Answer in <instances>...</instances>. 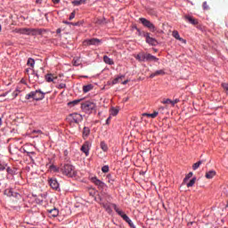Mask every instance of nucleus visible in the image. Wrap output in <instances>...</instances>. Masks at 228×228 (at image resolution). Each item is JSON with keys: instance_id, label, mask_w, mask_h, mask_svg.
I'll return each mask as SVG.
<instances>
[{"instance_id": "nucleus-1", "label": "nucleus", "mask_w": 228, "mask_h": 228, "mask_svg": "<svg viewBox=\"0 0 228 228\" xmlns=\"http://www.w3.org/2000/svg\"><path fill=\"white\" fill-rule=\"evenodd\" d=\"M60 170L63 175H67L68 177H74L76 175V168L70 164L61 166Z\"/></svg>"}, {"instance_id": "nucleus-2", "label": "nucleus", "mask_w": 228, "mask_h": 228, "mask_svg": "<svg viewBox=\"0 0 228 228\" xmlns=\"http://www.w3.org/2000/svg\"><path fill=\"white\" fill-rule=\"evenodd\" d=\"M45 97V94L40 90H36L26 94L25 99H27V101H29V99H33L34 101H42Z\"/></svg>"}, {"instance_id": "nucleus-3", "label": "nucleus", "mask_w": 228, "mask_h": 228, "mask_svg": "<svg viewBox=\"0 0 228 228\" xmlns=\"http://www.w3.org/2000/svg\"><path fill=\"white\" fill-rule=\"evenodd\" d=\"M81 108L85 113H92L97 110V104L94 101H86L81 104Z\"/></svg>"}, {"instance_id": "nucleus-4", "label": "nucleus", "mask_w": 228, "mask_h": 228, "mask_svg": "<svg viewBox=\"0 0 228 228\" xmlns=\"http://www.w3.org/2000/svg\"><path fill=\"white\" fill-rule=\"evenodd\" d=\"M139 20L142 24V26H144V28H148V29H150V31H151L152 33L156 31V26H154L152 22H151V20L145 18H140Z\"/></svg>"}, {"instance_id": "nucleus-5", "label": "nucleus", "mask_w": 228, "mask_h": 228, "mask_svg": "<svg viewBox=\"0 0 228 228\" xmlns=\"http://www.w3.org/2000/svg\"><path fill=\"white\" fill-rule=\"evenodd\" d=\"M20 35H32L35 36L38 33V30L35 28H20L18 31Z\"/></svg>"}, {"instance_id": "nucleus-6", "label": "nucleus", "mask_w": 228, "mask_h": 228, "mask_svg": "<svg viewBox=\"0 0 228 228\" xmlns=\"http://www.w3.org/2000/svg\"><path fill=\"white\" fill-rule=\"evenodd\" d=\"M142 35L143 37H145L147 44H149L150 45H158V40L151 37V33L143 32Z\"/></svg>"}, {"instance_id": "nucleus-7", "label": "nucleus", "mask_w": 228, "mask_h": 228, "mask_svg": "<svg viewBox=\"0 0 228 228\" xmlns=\"http://www.w3.org/2000/svg\"><path fill=\"white\" fill-rule=\"evenodd\" d=\"M102 40L99 38H91L84 41V45H101Z\"/></svg>"}, {"instance_id": "nucleus-8", "label": "nucleus", "mask_w": 228, "mask_h": 228, "mask_svg": "<svg viewBox=\"0 0 228 228\" xmlns=\"http://www.w3.org/2000/svg\"><path fill=\"white\" fill-rule=\"evenodd\" d=\"M90 180L92 183H94V184H95V186H98L99 190H103V188L106 186V183L96 178V176L91 177Z\"/></svg>"}, {"instance_id": "nucleus-9", "label": "nucleus", "mask_w": 228, "mask_h": 228, "mask_svg": "<svg viewBox=\"0 0 228 228\" xmlns=\"http://www.w3.org/2000/svg\"><path fill=\"white\" fill-rule=\"evenodd\" d=\"M101 205L102 206L103 209H105V211H107V213H109V215H111V213H113V210L111 209V208H113L114 204H111L108 201H104V202L101 203Z\"/></svg>"}, {"instance_id": "nucleus-10", "label": "nucleus", "mask_w": 228, "mask_h": 228, "mask_svg": "<svg viewBox=\"0 0 228 228\" xmlns=\"http://www.w3.org/2000/svg\"><path fill=\"white\" fill-rule=\"evenodd\" d=\"M45 81H47V83H57L58 77L53 74H47L45 75Z\"/></svg>"}, {"instance_id": "nucleus-11", "label": "nucleus", "mask_w": 228, "mask_h": 228, "mask_svg": "<svg viewBox=\"0 0 228 228\" xmlns=\"http://www.w3.org/2000/svg\"><path fill=\"white\" fill-rule=\"evenodd\" d=\"M81 151L82 152H84V154H86V156H88L89 152H90V142H86L82 147H81Z\"/></svg>"}, {"instance_id": "nucleus-12", "label": "nucleus", "mask_w": 228, "mask_h": 228, "mask_svg": "<svg viewBox=\"0 0 228 228\" xmlns=\"http://www.w3.org/2000/svg\"><path fill=\"white\" fill-rule=\"evenodd\" d=\"M48 183L53 190H58V188H60V183H58V181L54 178L50 179Z\"/></svg>"}, {"instance_id": "nucleus-13", "label": "nucleus", "mask_w": 228, "mask_h": 228, "mask_svg": "<svg viewBox=\"0 0 228 228\" xmlns=\"http://www.w3.org/2000/svg\"><path fill=\"white\" fill-rule=\"evenodd\" d=\"M184 19H185V20H188V22H190V24H192L193 26H197V24H199V21L195 18H193L190 15H185Z\"/></svg>"}, {"instance_id": "nucleus-14", "label": "nucleus", "mask_w": 228, "mask_h": 228, "mask_svg": "<svg viewBox=\"0 0 228 228\" xmlns=\"http://www.w3.org/2000/svg\"><path fill=\"white\" fill-rule=\"evenodd\" d=\"M159 59H158L156 56L151 54V53H146L145 55V61H159Z\"/></svg>"}, {"instance_id": "nucleus-15", "label": "nucleus", "mask_w": 228, "mask_h": 228, "mask_svg": "<svg viewBox=\"0 0 228 228\" xmlns=\"http://www.w3.org/2000/svg\"><path fill=\"white\" fill-rule=\"evenodd\" d=\"M177 102H179V99H175V101L167 99L162 102V104H171V106H175V104H177Z\"/></svg>"}, {"instance_id": "nucleus-16", "label": "nucleus", "mask_w": 228, "mask_h": 228, "mask_svg": "<svg viewBox=\"0 0 228 228\" xmlns=\"http://www.w3.org/2000/svg\"><path fill=\"white\" fill-rule=\"evenodd\" d=\"M172 36L174 37V38H175L176 40H179L180 42H184V44H186V41L184 39H183L181 37V36H179V32L177 30H174L172 33Z\"/></svg>"}, {"instance_id": "nucleus-17", "label": "nucleus", "mask_w": 228, "mask_h": 228, "mask_svg": "<svg viewBox=\"0 0 228 228\" xmlns=\"http://www.w3.org/2000/svg\"><path fill=\"white\" fill-rule=\"evenodd\" d=\"M216 175V171L215 170H210L206 173L205 177L207 179H213Z\"/></svg>"}, {"instance_id": "nucleus-18", "label": "nucleus", "mask_w": 228, "mask_h": 228, "mask_svg": "<svg viewBox=\"0 0 228 228\" xmlns=\"http://www.w3.org/2000/svg\"><path fill=\"white\" fill-rule=\"evenodd\" d=\"M70 117H72L73 121L75 122V124H79V120H81V116L78 113H73L70 115Z\"/></svg>"}, {"instance_id": "nucleus-19", "label": "nucleus", "mask_w": 228, "mask_h": 228, "mask_svg": "<svg viewBox=\"0 0 228 228\" xmlns=\"http://www.w3.org/2000/svg\"><path fill=\"white\" fill-rule=\"evenodd\" d=\"M103 61L104 63H107V65H115L113 59L108 57V55L103 56Z\"/></svg>"}, {"instance_id": "nucleus-20", "label": "nucleus", "mask_w": 228, "mask_h": 228, "mask_svg": "<svg viewBox=\"0 0 228 228\" xmlns=\"http://www.w3.org/2000/svg\"><path fill=\"white\" fill-rule=\"evenodd\" d=\"M145 55L146 53L142 52L135 56V60H138L139 61H145Z\"/></svg>"}, {"instance_id": "nucleus-21", "label": "nucleus", "mask_w": 228, "mask_h": 228, "mask_svg": "<svg viewBox=\"0 0 228 228\" xmlns=\"http://www.w3.org/2000/svg\"><path fill=\"white\" fill-rule=\"evenodd\" d=\"M112 206H113L114 211H116V213H118V215L121 216V218L126 215L124 211L120 210V208L117 207V205H112Z\"/></svg>"}, {"instance_id": "nucleus-22", "label": "nucleus", "mask_w": 228, "mask_h": 228, "mask_svg": "<svg viewBox=\"0 0 228 228\" xmlns=\"http://www.w3.org/2000/svg\"><path fill=\"white\" fill-rule=\"evenodd\" d=\"M122 219L126 222V224H128V225H130V227H133V221L129 218V216H127V215H124L122 216Z\"/></svg>"}, {"instance_id": "nucleus-23", "label": "nucleus", "mask_w": 228, "mask_h": 228, "mask_svg": "<svg viewBox=\"0 0 228 228\" xmlns=\"http://www.w3.org/2000/svg\"><path fill=\"white\" fill-rule=\"evenodd\" d=\"M122 219L126 222V224H128V225H130V227H133V221L129 218V216H127V215H124L122 216Z\"/></svg>"}, {"instance_id": "nucleus-24", "label": "nucleus", "mask_w": 228, "mask_h": 228, "mask_svg": "<svg viewBox=\"0 0 228 228\" xmlns=\"http://www.w3.org/2000/svg\"><path fill=\"white\" fill-rule=\"evenodd\" d=\"M124 77H126V76H124V75L117 77L116 78H114L112 80V85H117V84L120 83V81H122V79H124Z\"/></svg>"}, {"instance_id": "nucleus-25", "label": "nucleus", "mask_w": 228, "mask_h": 228, "mask_svg": "<svg viewBox=\"0 0 228 228\" xmlns=\"http://www.w3.org/2000/svg\"><path fill=\"white\" fill-rule=\"evenodd\" d=\"M105 22H106V19H104V18H96L94 20V23L98 24L99 26L104 24Z\"/></svg>"}, {"instance_id": "nucleus-26", "label": "nucleus", "mask_w": 228, "mask_h": 228, "mask_svg": "<svg viewBox=\"0 0 228 228\" xmlns=\"http://www.w3.org/2000/svg\"><path fill=\"white\" fill-rule=\"evenodd\" d=\"M93 88H94V86H92V85L84 86L83 92H84V94H88V92L93 90Z\"/></svg>"}, {"instance_id": "nucleus-27", "label": "nucleus", "mask_w": 228, "mask_h": 228, "mask_svg": "<svg viewBox=\"0 0 228 228\" xmlns=\"http://www.w3.org/2000/svg\"><path fill=\"white\" fill-rule=\"evenodd\" d=\"M158 115H159V112H158V111H154V112L151 113V114L143 113V114H142V117H150L151 118H156V117H158Z\"/></svg>"}, {"instance_id": "nucleus-28", "label": "nucleus", "mask_w": 228, "mask_h": 228, "mask_svg": "<svg viewBox=\"0 0 228 228\" xmlns=\"http://www.w3.org/2000/svg\"><path fill=\"white\" fill-rule=\"evenodd\" d=\"M90 134V128L85 126L83 129V136L84 138H88V135Z\"/></svg>"}, {"instance_id": "nucleus-29", "label": "nucleus", "mask_w": 228, "mask_h": 228, "mask_svg": "<svg viewBox=\"0 0 228 228\" xmlns=\"http://www.w3.org/2000/svg\"><path fill=\"white\" fill-rule=\"evenodd\" d=\"M86 3V0H75L72 2L74 6H80V4H85Z\"/></svg>"}, {"instance_id": "nucleus-30", "label": "nucleus", "mask_w": 228, "mask_h": 228, "mask_svg": "<svg viewBox=\"0 0 228 228\" xmlns=\"http://www.w3.org/2000/svg\"><path fill=\"white\" fill-rule=\"evenodd\" d=\"M80 102H81V99L74 100L72 102H69L68 103V106H76V105L79 104Z\"/></svg>"}, {"instance_id": "nucleus-31", "label": "nucleus", "mask_w": 228, "mask_h": 228, "mask_svg": "<svg viewBox=\"0 0 228 228\" xmlns=\"http://www.w3.org/2000/svg\"><path fill=\"white\" fill-rule=\"evenodd\" d=\"M27 65H28V67H31L33 69V67H35V60L28 58L27 61Z\"/></svg>"}, {"instance_id": "nucleus-32", "label": "nucleus", "mask_w": 228, "mask_h": 228, "mask_svg": "<svg viewBox=\"0 0 228 228\" xmlns=\"http://www.w3.org/2000/svg\"><path fill=\"white\" fill-rule=\"evenodd\" d=\"M100 147H101V149H102L104 152H106V151H108V144H106V142H101Z\"/></svg>"}, {"instance_id": "nucleus-33", "label": "nucleus", "mask_w": 228, "mask_h": 228, "mask_svg": "<svg viewBox=\"0 0 228 228\" xmlns=\"http://www.w3.org/2000/svg\"><path fill=\"white\" fill-rule=\"evenodd\" d=\"M202 165V160H200L196 163H194L192 165V170H197V168H199V167H200Z\"/></svg>"}, {"instance_id": "nucleus-34", "label": "nucleus", "mask_w": 228, "mask_h": 228, "mask_svg": "<svg viewBox=\"0 0 228 228\" xmlns=\"http://www.w3.org/2000/svg\"><path fill=\"white\" fill-rule=\"evenodd\" d=\"M195 181H197L196 177H193L188 183H187V188H191L193 184H195Z\"/></svg>"}, {"instance_id": "nucleus-35", "label": "nucleus", "mask_w": 228, "mask_h": 228, "mask_svg": "<svg viewBox=\"0 0 228 228\" xmlns=\"http://www.w3.org/2000/svg\"><path fill=\"white\" fill-rule=\"evenodd\" d=\"M110 115H112L113 117H117V115H118V110L112 108L110 110Z\"/></svg>"}, {"instance_id": "nucleus-36", "label": "nucleus", "mask_w": 228, "mask_h": 228, "mask_svg": "<svg viewBox=\"0 0 228 228\" xmlns=\"http://www.w3.org/2000/svg\"><path fill=\"white\" fill-rule=\"evenodd\" d=\"M4 195H7V197H12L13 196V191H12V190H10V189H6L4 191Z\"/></svg>"}, {"instance_id": "nucleus-37", "label": "nucleus", "mask_w": 228, "mask_h": 228, "mask_svg": "<svg viewBox=\"0 0 228 228\" xmlns=\"http://www.w3.org/2000/svg\"><path fill=\"white\" fill-rule=\"evenodd\" d=\"M191 177H193V173L190 172L185 178L183 179V183H187L189 179H191Z\"/></svg>"}, {"instance_id": "nucleus-38", "label": "nucleus", "mask_w": 228, "mask_h": 228, "mask_svg": "<svg viewBox=\"0 0 228 228\" xmlns=\"http://www.w3.org/2000/svg\"><path fill=\"white\" fill-rule=\"evenodd\" d=\"M155 75L157 76H165V70L164 69H159L155 71Z\"/></svg>"}, {"instance_id": "nucleus-39", "label": "nucleus", "mask_w": 228, "mask_h": 228, "mask_svg": "<svg viewBox=\"0 0 228 228\" xmlns=\"http://www.w3.org/2000/svg\"><path fill=\"white\" fill-rule=\"evenodd\" d=\"M50 213L52 214L53 216H58V209L54 208L50 210Z\"/></svg>"}, {"instance_id": "nucleus-40", "label": "nucleus", "mask_w": 228, "mask_h": 228, "mask_svg": "<svg viewBox=\"0 0 228 228\" xmlns=\"http://www.w3.org/2000/svg\"><path fill=\"white\" fill-rule=\"evenodd\" d=\"M222 86H223L224 90L225 91L226 95H228V84L223 83Z\"/></svg>"}, {"instance_id": "nucleus-41", "label": "nucleus", "mask_w": 228, "mask_h": 228, "mask_svg": "<svg viewBox=\"0 0 228 228\" xmlns=\"http://www.w3.org/2000/svg\"><path fill=\"white\" fill-rule=\"evenodd\" d=\"M102 171L104 174H107V172H110V167H108V166L102 167Z\"/></svg>"}, {"instance_id": "nucleus-42", "label": "nucleus", "mask_w": 228, "mask_h": 228, "mask_svg": "<svg viewBox=\"0 0 228 228\" xmlns=\"http://www.w3.org/2000/svg\"><path fill=\"white\" fill-rule=\"evenodd\" d=\"M19 94H20V91H19V90L14 91V92L12 93V97H13V99H15V97H17V96L19 95Z\"/></svg>"}, {"instance_id": "nucleus-43", "label": "nucleus", "mask_w": 228, "mask_h": 228, "mask_svg": "<svg viewBox=\"0 0 228 228\" xmlns=\"http://www.w3.org/2000/svg\"><path fill=\"white\" fill-rule=\"evenodd\" d=\"M75 17H76V12L73 11V12L70 13V15H69V20H72V19H75Z\"/></svg>"}, {"instance_id": "nucleus-44", "label": "nucleus", "mask_w": 228, "mask_h": 228, "mask_svg": "<svg viewBox=\"0 0 228 228\" xmlns=\"http://www.w3.org/2000/svg\"><path fill=\"white\" fill-rule=\"evenodd\" d=\"M203 10H209V5H208V2L203 3Z\"/></svg>"}, {"instance_id": "nucleus-45", "label": "nucleus", "mask_w": 228, "mask_h": 228, "mask_svg": "<svg viewBox=\"0 0 228 228\" xmlns=\"http://www.w3.org/2000/svg\"><path fill=\"white\" fill-rule=\"evenodd\" d=\"M57 88H59V89L67 88V85L61 83V84H60V85L57 86Z\"/></svg>"}, {"instance_id": "nucleus-46", "label": "nucleus", "mask_w": 228, "mask_h": 228, "mask_svg": "<svg viewBox=\"0 0 228 228\" xmlns=\"http://www.w3.org/2000/svg\"><path fill=\"white\" fill-rule=\"evenodd\" d=\"M81 24H83V23L80 22V21H77V22H71V23H70V26H81Z\"/></svg>"}, {"instance_id": "nucleus-47", "label": "nucleus", "mask_w": 228, "mask_h": 228, "mask_svg": "<svg viewBox=\"0 0 228 228\" xmlns=\"http://www.w3.org/2000/svg\"><path fill=\"white\" fill-rule=\"evenodd\" d=\"M143 31L142 32L139 28H137V35L139 36V37H143Z\"/></svg>"}, {"instance_id": "nucleus-48", "label": "nucleus", "mask_w": 228, "mask_h": 228, "mask_svg": "<svg viewBox=\"0 0 228 228\" xmlns=\"http://www.w3.org/2000/svg\"><path fill=\"white\" fill-rule=\"evenodd\" d=\"M6 169V165L0 164V172Z\"/></svg>"}, {"instance_id": "nucleus-49", "label": "nucleus", "mask_w": 228, "mask_h": 228, "mask_svg": "<svg viewBox=\"0 0 228 228\" xmlns=\"http://www.w3.org/2000/svg\"><path fill=\"white\" fill-rule=\"evenodd\" d=\"M24 152L27 153V156H29L30 157V154H35V151H24Z\"/></svg>"}, {"instance_id": "nucleus-50", "label": "nucleus", "mask_w": 228, "mask_h": 228, "mask_svg": "<svg viewBox=\"0 0 228 228\" xmlns=\"http://www.w3.org/2000/svg\"><path fill=\"white\" fill-rule=\"evenodd\" d=\"M156 76H158V75H156V71H155L154 73H151V74L150 75V77H151V78L156 77Z\"/></svg>"}, {"instance_id": "nucleus-51", "label": "nucleus", "mask_w": 228, "mask_h": 228, "mask_svg": "<svg viewBox=\"0 0 228 228\" xmlns=\"http://www.w3.org/2000/svg\"><path fill=\"white\" fill-rule=\"evenodd\" d=\"M110 120H111V117H109V118H107V120H106V124H107V126H109V124H110Z\"/></svg>"}, {"instance_id": "nucleus-52", "label": "nucleus", "mask_w": 228, "mask_h": 228, "mask_svg": "<svg viewBox=\"0 0 228 228\" xmlns=\"http://www.w3.org/2000/svg\"><path fill=\"white\" fill-rule=\"evenodd\" d=\"M33 76H34V77H36L35 81L38 80V74H33Z\"/></svg>"}, {"instance_id": "nucleus-53", "label": "nucleus", "mask_w": 228, "mask_h": 228, "mask_svg": "<svg viewBox=\"0 0 228 228\" xmlns=\"http://www.w3.org/2000/svg\"><path fill=\"white\" fill-rule=\"evenodd\" d=\"M54 4H58L60 3V0H52Z\"/></svg>"}, {"instance_id": "nucleus-54", "label": "nucleus", "mask_w": 228, "mask_h": 228, "mask_svg": "<svg viewBox=\"0 0 228 228\" xmlns=\"http://www.w3.org/2000/svg\"><path fill=\"white\" fill-rule=\"evenodd\" d=\"M129 83V80H125L122 82V85H127Z\"/></svg>"}, {"instance_id": "nucleus-55", "label": "nucleus", "mask_w": 228, "mask_h": 228, "mask_svg": "<svg viewBox=\"0 0 228 228\" xmlns=\"http://www.w3.org/2000/svg\"><path fill=\"white\" fill-rule=\"evenodd\" d=\"M64 24H68V26H70V24H72V22H69V21H63Z\"/></svg>"}, {"instance_id": "nucleus-56", "label": "nucleus", "mask_w": 228, "mask_h": 228, "mask_svg": "<svg viewBox=\"0 0 228 228\" xmlns=\"http://www.w3.org/2000/svg\"><path fill=\"white\" fill-rule=\"evenodd\" d=\"M37 4H40L42 3V0H36Z\"/></svg>"}, {"instance_id": "nucleus-57", "label": "nucleus", "mask_w": 228, "mask_h": 228, "mask_svg": "<svg viewBox=\"0 0 228 228\" xmlns=\"http://www.w3.org/2000/svg\"><path fill=\"white\" fill-rule=\"evenodd\" d=\"M165 110V107H159V111H163Z\"/></svg>"}, {"instance_id": "nucleus-58", "label": "nucleus", "mask_w": 228, "mask_h": 228, "mask_svg": "<svg viewBox=\"0 0 228 228\" xmlns=\"http://www.w3.org/2000/svg\"><path fill=\"white\" fill-rule=\"evenodd\" d=\"M7 172H8V174H10L11 172H12V168H10V167H7Z\"/></svg>"}, {"instance_id": "nucleus-59", "label": "nucleus", "mask_w": 228, "mask_h": 228, "mask_svg": "<svg viewBox=\"0 0 228 228\" xmlns=\"http://www.w3.org/2000/svg\"><path fill=\"white\" fill-rule=\"evenodd\" d=\"M0 126H3V119L0 118Z\"/></svg>"}, {"instance_id": "nucleus-60", "label": "nucleus", "mask_w": 228, "mask_h": 228, "mask_svg": "<svg viewBox=\"0 0 228 228\" xmlns=\"http://www.w3.org/2000/svg\"><path fill=\"white\" fill-rule=\"evenodd\" d=\"M57 33H61V29L58 28Z\"/></svg>"}, {"instance_id": "nucleus-61", "label": "nucleus", "mask_w": 228, "mask_h": 228, "mask_svg": "<svg viewBox=\"0 0 228 228\" xmlns=\"http://www.w3.org/2000/svg\"><path fill=\"white\" fill-rule=\"evenodd\" d=\"M163 207L165 208V203H163Z\"/></svg>"}, {"instance_id": "nucleus-62", "label": "nucleus", "mask_w": 228, "mask_h": 228, "mask_svg": "<svg viewBox=\"0 0 228 228\" xmlns=\"http://www.w3.org/2000/svg\"><path fill=\"white\" fill-rule=\"evenodd\" d=\"M2 28H1V25H0V31H1Z\"/></svg>"}, {"instance_id": "nucleus-63", "label": "nucleus", "mask_w": 228, "mask_h": 228, "mask_svg": "<svg viewBox=\"0 0 228 228\" xmlns=\"http://www.w3.org/2000/svg\"><path fill=\"white\" fill-rule=\"evenodd\" d=\"M226 208H228V203H227V205H226Z\"/></svg>"}]
</instances>
